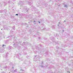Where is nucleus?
Returning <instances> with one entry per match:
<instances>
[{
    "mask_svg": "<svg viewBox=\"0 0 73 73\" xmlns=\"http://www.w3.org/2000/svg\"><path fill=\"white\" fill-rule=\"evenodd\" d=\"M16 15H17V16H18V14H17Z\"/></svg>",
    "mask_w": 73,
    "mask_h": 73,
    "instance_id": "f03ea898",
    "label": "nucleus"
},
{
    "mask_svg": "<svg viewBox=\"0 0 73 73\" xmlns=\"http://www.w3.org/2000/svg\"><path fill=\"white\" fill-rule=\"evenodd\" d=\"M4 46H5V45H4V44H3V46H2V47H4Z\"/></svg>",
    "mask_w": 73,
    "mask_h": 73,
    "instance_id": "f257e3e1",
    "label": "nucleus"
},
{
    "mask_svg": "<svg viewBox=\"0 0 73 73\" xmlns=\"http://www.w3.org/2000/svg\"><path fill=\"white\" fill-rule=\"evenodd\" d=\"M39 23H40V22H39Z\"/></svg>",
    "mask_w": 73,
    "mask_h": 73,
    "instance_id": "7ed1b4c3",
    "label": "nucleus"
}]
</instances>
